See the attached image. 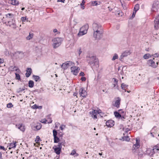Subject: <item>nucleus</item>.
Masks as SVG:
<instances>
[{
	"mask_svg": "<svg viewBox=\"0 0 159 159\" xmlns=\"http://www.w3.org/2000/svg\"><path fill=\"white\" fill-rule=\"evenodd\" d=\"M89 25L88 24H86L83 26H82L81 28V30H83L84 31H86V32H87V30L89 29Z\"/></svg>",
	"mask_w": 159,
	"mask_h": 159,
	"instance_id": "20",
	"label": "nucleus"
},
{
	"mask_svg": "<svg viewBox=\"0 0 159 159\" xmlns=\"http://www.w3.org/2000/svg\"><path fill=\"white\" fill-rule=\"evenodd\" d=\"M113 79L114 80V81L115 82H116V83H117V80L115 78H113Z\"/></svg>",
	"mask_w": 159,
	"mask_h": 159,
	"instance_id": "62",
	"label": "nucleus"
},
{
	"mask_svg": "<svg viewBox=\"0 0 159 159\" xmlns=\"http://www.w3.org/2000/svg\"><path fill=\"white\" fill-rule=\"evenodd\" d=\"M33 77L34 80L36 82L39 81L40 80V77L38 76H36V75H33Z\"/></svg>",
	"mask_w": 159,
	"mask_h": 159,
	"instance_id": "29",
	"label": "nucleus"
},
{
	"mask_svg": "<svg viewBox=\"0 0 159 159\" xmlns=\"http://www.w3.org/2000/svg\"><path fill=\"white\" fill-rule=\"evenodd\" d=\"M74 64V63L71 61H67L61 65V67L64 69H66Z\"/></svg>",
	"mask_w": 159,
	"mask_h": 159,
	"instance_id": "5",
	"label": "nucleus"
},
{
	"mask_svg": "<svg viewBox=\"0 0 159 159\" xmlns=\"http://www.w3.org/2000/svg\"><path fill=\"white\" fill-rule=\"evenodd\" d=\"M11 4L13 5H16L19 4V1L16 0L11 1Z\"/></svg>",
	"mask_w": 159,
	"mask_h": 159,
	"instance_id": "31",
	"label": "nucleus"
},
{
	"mask_svg": "<svg viewBox=\"0 0 159 159\" xmlns=\"http://www.w3.org/2000/svg\"><path fill=\"white\" fill-rule=\"evenodd\" d=\"M32 107L33 109H37L38 108H39V107L37 106V105L36 104L34 105Z\"/></svg>",
	"mask_w": 159,
	"mask_h": 159,
	"instance_id": "50",
	"label": "nucleus"
},
{
	"mask_svg": "<svg viewBox=\"0 0 159 159\" xmlns=\"http://www.w3.org/2000/svg\"><path fill=\"white\" fill-rule=\"evenodd\" d=\"M53 48H56L58 47L61 44V40L60 38H56L52 39Z\"/></svg>",
	"mask_w": 159,
	"mask_h": 159,
	"instance_id": "3",
	"label": "nucleus"
},
{
	"mask_svg": "<svg viewBox=\"0 0 159 159\" xmlns=\"http://www.w3.org/2000/svg\"><path fill=\"white\" fill-rule=\"evenodd\" d=\"M136 143L134 144L133 146V153H136L137 150L139 148L140 145L139 143H138V140H136Z\"/></svg>",
	"mask_w": 159,
	"mask_h": 159,
	"instance_id": "10",
	"label": "nucleus"
},
{
	"mask_svg": "<svg viewBox=\"0 0 159 159\" xmlns=\"http://www.w3.org/2000/svg\"><path fill=\"white\" fill-rule=\"evenodd\" d=\"M4 54L5 55L7 56H9V53L8 50L6 49L4 52Z\"/></svg>",
	"mask_w": 159,
	"mask_h": 159,
	"instance_id": "45",
	"label": "nucleus"
},
{
	"mask_svg": "<svg viewBox=\"0 0 159 159\" xmlns=\"http://www.w3.org/2000/svg\"><path fill=\"white\" fill-rule=\"evenodd\" d=\"M57 134L59 138H62L63 135V133L62 132H60L58 133Z\"/></svg>",
	"mask_w": 159,
	"mask_h": 159,
	"instance_id": "42",
	"label": "nucleus"
},
{
	"mask_svg": "<svg viewBox=\"0 0 159 159\" xmlns=\"http://www.w3.org/2000/svg\"><path fill=\"white\" fill-rule=\"evenodd\" d=\"M34 34L33 33H30L29 35L26 37V39L28 40H29L33 38Z\"/></svg>",
	"mask_w": 159,
	"mask_h": 159,
	"instance_id": "26",
	"label": "nucleus"
},
{
	"mask_svg": "<svg viewBox=\"0 0 159 159\" xmlns=\"http://www.w3.org/2000/svg\"><path fill=\"white\" fill-rule=\"evenodd\" d=\"M53 32L54 33H55L56 32H57V29H55L53 30Z\"/></svg>",
	"mask_w": 159,
	"mask_h": 159,
	"instance_id": "63",
	"label": "nucleus"
},
{
	"mask_svg": "<svg viewBox=\"0 0 159 159\" xmlns=\"http://www.w3.org/2000/svg\"><path fill=\"white\" fill-rule=\"evenodd\" d=\"M86 80V78L84 77H82L81 78V80L82 81H85Z\"/></svg>",
	"mask_w": 159,
	"mask_h": 159,
	"instance_id": "53",
	"label": "nucleus"
},
{
	"mask_svg": "<svg viewBox=\"0 0 159 159\" xmlns=\"http://www.w3.org/2000/svg\"><path fill=\"white\" fill-rule=\"evenodd\" d=\"M41 125L40 123H38L37 125L34 127L37 130L40 129L41 128Z\"/></svg>",
	"mask_w": 159,
	"mask_h": 159,
	"instance_id": "27",
	"label": "nucleus"
},
{
	"mask_svg": "<svg viewBox=\"0 0 159 159\" xmlns=\"http://www.w3.org/2000/svg\"><path fill=\"white\" fill-rule=\"evenodd\" d=\"M60 148L61 149L62 148V146L59 143H58V144L57 146H55L53 148Z\"/></svg>",
	"mask_w": 159,
	"mask_h": 159,
	"instance_id": "46",
	"label": "nucleus"
},
{
	"mask_svg": "<svg viewBox=\"0 0 159 159\" xmlns=\"http://www.w3.org/2000/svg\"><path fill=\"white\" fill-rule=\"evenodd\" d=\"M21 19L22 22H25L26 20V18L25 17H21Z\"/></svg>",
	"mask_w": 159,
	"mask_h": 159,
	"instance_id": "48",
	"label": "nucleus"
},
{
	"mask_svg": "<svg viewBox=\"0 0 159 159\" xmlns=\"http://www.w3.org/2000/svg\"><path fill=\"white\" fill-rule=\"evenodd\" d=\"M93 30H95L96 29H102V28L100 24L96 23H94L93 24Z\"/></svg>",
	"mask_w": 159,
	"mask_h": 159,
	"instance_id": "14",
	"label": "nucleus"
},
{
	"mask_svg": "<svg viewBox=\"0 0 159 159\" xmlns=\"http://www.w3.org/2000/svg\"><path fill=\"white\" fill-rule=\"evenodd\" d=\"M138 154L139 155H140V156H141L143 155V154H142V153H140V152H139L138 153Z\"/></svg>",
	"mask_w": 159,
	"mask_h": 159,
	"instance_id": "64",
	"label": "nucleus"
},
{
	"mask_svg": "<svg viewBox=\"0 0 159 159\" xmlns=\"http://www.w3.org/2000/svg\"><path fill=\"white\" fill-rule=\"evenodd\" d=\"M123 139L124 140H125L126 141H129V136H125L123 138Z\"/></svg>",
	"mask_w": 159,
	"mask_h": 159,
	"instance_id": "43",
	"label": "nucleus"
},
{
	"mask_svg": "<svg viewBox=\"0 0 159 159\" xmlns=\"http://www.w3.org/2000/svg\"><path fill=\"white\" fill-rule=\"evenodd\" d=\"M0 149H2L3 150H5V148L4 147L2 146H0Z\"/></svg>",
	"mask_w": 159,
	"mask_h": 159,
	"instance_id": "58",
	"label": "nucleus"
},
{
	"mask_svg": "<svg viewBox=\"0 0 159 159\" xmlns=\"http://www.w3.org/2000/svg\"><path fill=\"white\" fill-rule=\"evenodd\" d=\"M151 56L150 54L148 53L145 54L143 56V58L144 59H147L151 57Z\"/></svg>",
	"mask_w": 159,
	"mask_h": 159,
	"instance_id": "30",
	"label": "nucleus"
},
{
	"mask_svg": "<svg viewBox=\"0 0 159 159\" xmlns=\"http://www.w3.org/2000/svg\"><path fill=\"white\" fill-rule=\"evenodd\" d=\"M103 32H98L97 33H93V36L97 40L100 39L102 37Z\"/></svg>",
	"mask_w": 159,
	"mask_h": 159,
	"instance_id": "12",
	"label": "nucleus"
},
{
	"mask_svg": "<svg viewBox=\"0 0 159 159\" xmlns=\"http://www.w3.org/2000/svg\"><path fill=\"white\" fill-rule=\"evenodd\" d=\"M159 150V146L157 145L154 147L152 149H148L146 151L147 153L150 156H152L155 152H158Z\"/></svg>",
	"mask_w": 159,
	"mask_h": 159,
	"instance_id": "2",
	"label": "nucleus"
},
{
	"mask_svg": "<svg viewBox=\"0 0 159 159\" xmlns=\"http://www.w3.org/2000/svg\"><path fill=\"white\" fill-rule=\"evenodd\" d=\"M75 154L76 155V156H78V154L76 153V151L74 150H73L72 151L70 154L72 155H74Z\"/></svg>",
	"mask_w": 159,
	"mask_h": 159,
	"instance_id": "47",
	"label": "nucleus"
},
{
	"mask_svg": "<svg viewBox=\"0 0 159 159\" xmlns=\"http://www.w3.org/2000/svg\"><path fill=\"white\" fill-rule=\"evenodd\" d=\"M98 4H98L96 1H94L92 2V5L93 6H97Z\"/></svg>",
	"mask_w": 159,
	"mask_h": 159,
	"instance_id": "44",
	"label": "nucleus"
},
{
	"mask_svg": "<svg viewBox=\"0 0 159 159\" xmlns=\"http://www.w3.org/2000/svg\"><path fill=\"white\" fill-rule=\"evenodd\" d=\"M34 85V82L32 80H30L29 82V86L30 88H32Z\"/></svg>",
	"mask_w": 159,
	"mask_h": 159,
	"instance_id": "33",
	"label": "nucleus"
},
{
	"mask_svg": "<svg viewBox=\"0 0 159 159\" xmlns=\"http://www.w3.org/2000/svg\"><path fill=\"white\" fill-rule=\"evenodd\" d=\"M54 151L57 154H59L60 153L61 149L60 148H54Z\"/></svg>",
	"mask_w": 159,
	"mask_h": 159,
	"instance_id": "24",
	"label": "nucleus"
},
{
	"mask_svg": "<svg viewBox=\"0 0 159 159\" xmlns=\"http://www.w3.org/2000/svg\"><path fill=\"white\" fill-rule=\"evenodd\" d=\"M46 121H47V120L45 119H43V120H42V121H41V122L42 123H46Z\"/></svg>",
	"mask_w": 159,
	"mask_h": 159,
	"instance_id": "54",
	"label": "nucleus"
},
{
	"mask_svg": "<svg viewBox=\"0 0 159 159\" xmlns=\"http://www.w3.org/2000/svg\"><path fill=\"white\" fill-rule=\"evenodd\" d=\"M13 105L11 102L8 103L7 105V107L8 108H10L13 107Z\"/></svg>",
	"mask_w": 159,
	"mask_h": 159,
	"instance_id": "41",
	"label": "nucleus"
},
{
	"mask_svg": "<svg viewBox=\"0 0 159 159\" xmlns=\"http://www.w3.org/2000/svg\"><path fill=\"white\" fill-rule=\"evenodd\" d=\"M94 33H97L98 32H103V29H96L95 30H93Z\"/></svg>",
	"mask_w": 159,
	"mask_h": 159,
	"instance_id": "32",
	"label": "nucleus"
},
{
	"mask_svg": "<svg viewBox=\"0 0 159 159\" xmlns=\"http://www.w3.org/2000/svg\"><path fill=\"white\" fill-rule=\"evenodd\" d=\"M85 2L84 0H83L82 1V3L80 4V5L81 6H83L85 3Z\"/></svg>",
	"mask_w": 159,
	"mask_h": 159,
	"instance_id": "59",
	"label": "nucleus"
},
{
	"mask_svg": "<svg viewBox=\"0 0 159 159\" xmlns=\"http://www.w3.org/2000/svg\"><path fill=\"white\" fill-rule=\"evenodd\" d=\"M10 27H11L13 29H16V26L15 22L13 23L12 24H10Z\"/></svg>",
	"mask_w": 159,
	"mask_h": 159,
	"instance_id": "37",
	"label": "nucleus"
},
{
	"mask_svg": "<svg viewBox=\"0 0 159 159\" xmlns=\"http://www.w3.org/2000/svg\"><path fill=\"white\" fill-rule=\"evenodd\" d=\"M16 143H11L10 144V147L9 148V149H10L11 148H15L16 147Z\"/></svg>",
	"mask_w": 159,
	"mask_h": 159,
	"instance_id": "28",
	"label": "nucleus"
},
{
	"mask_svg": "<svg viewBox=\"0 0 159 159\" xmlns=\"http://www.w3.org/2000/svg\"><path fill=\"white\" fill-rule=\"evenodd\" d=\"M84 75V73L83 72H81L80 73V76H83Z\"/></svg>",
	"mask_w": 159,
	"mask_h": 159,
	"instance_id": "56",
	"label": "nucleus"
},
{
	"mask_svg": "<svg viewBox=\"0 0 159 159\" xmlns=\"http://www.w3.org/2000/svg\"><path fill=\"white\" fill-rule=\"evenodd\" d=\"M90 114H92V116L94 119L97 118V115L102 113L101 111L100 110H93L92 111L90 112Z\"/></svg>",
	"mask_w": 159,
	"mask_h": 159,
	"instance_id": "6",
	"label": "nucleus"
},
{
	"mask_svg": "<svg viewBox=\"0 0 159 159\" xmlns=\"http://www.w3.org/2000/svg\"><path fill=\"white\" fill-rule=\"evenodd\" d=\"M60 141V142H59L60 144L61 145V146L63 145L64 146H65V144L66 143V142H65V140L62 139V140Z\"/></svg>",
	"mask_w": 159,
	"mask_h": 159,
	"instance_id": "38",
	"label": "nucleus"
},
{
	"mask_svg": "<svg viewBox=\"0 0 159 159\" xmlns=\"http://www.w3.org/2000/svg\"><path fill=\"white\" fill-rule=\"evenodd\" d=\"M139 5L138 4H136L135 6V7H134V9L135 10V11H136L139 9Z\"/></svg>",
	"mask_w": 159,
	"mask_h": 159,
	"instance_id": "36",
	"label": "nucleus"
},
{
	"mask_svg": "<svg viewBox=\"0 0 159 159\" xmlns=\"http://www.w3.org/2000/svg\"><path fill=\"white\" fill-rule=\"evenodd\" d=\"M118 58V56L117 55V54L116 53H115L114 54V56H113L112 59V61H114L116 59H117Z\"/></svg>",
	"mask_w": 159,
	"mask_h": 159,
	"instance_id": "35",
	"label": "nucleus"
},
{
	"mask_svg": "<svg viewBox=\"0 0 159 159\" xmlns=\"http://www.w3.org/2000/svg\"><path fill=\"white\" fill-rule=\"evenodd\" d=\"M54 143H58L59 141H60V139L57 136L54 137Z\"/></svg>",
	"mask_w": 159,
	"mask_h": 159,
	"instance_id": "34",
	"label": "nucleus"
},
{
	"mask_svg": "<svg viewBox=\"0 0 159 159\" xmlns=\"http://www.w3.org/2000/svg\"><path fill=\"white\" fill-rule=\"evenodd\" d=\"M157 6L156 4H153L152 5L151 10L152 11H155L157 10Z\"/></svg>",
	"mask_w": 159,
	"mask_h": 159,
	"instance_id": "22",
	"label": "nucleus"
},
{
	"mask_svg": "<svg viewBox=\"0 0 159 159\" xmlns=\"http://www.w3.org/2000/svg\"><path fill=\"white\" fill-rule=\"evenodd\" d=\"M154 27L156 29L159 28V16H157L154 20Z\"/></svg>",
	"mask_w": 159,
	"mask_h": 159,
	"instance_id": "13",
	"label": "nucleus"
},
{
	"mask_svg": "<svg viewBox=\"0 0 159 159\" xmlns=\"http://www.w3.org/2000/svg\"><path fill=\"white\" fill-rule=\"evenodd\" d=\"M22 91V88H20L19 89H17V92L18 93H19Z\"/></svg>",
	"mask_w": 159,
	"mask_h": 159,
	"instance_id": "52",
	"label": "nucleus"
},
{
	"mask_svg": "<svg viewBox=\"0 0 159 159\" xmlns=\"http://www.w3.org/2000/svg\"><path fill=\"white\" fill-rule=\"evenodd\" d=\"M82 53V51L81 50V49L80 48L79 49V52H78V54H79V55H80V54L81 53Z\"/></svg>",
	"mask_w": 159,
	"mask_h": 159,
	"instance_id": "60",
	"label": "nucleus"
},
{
	"mask_svg": "<svg viewBox=\"0 0 159 159\" xmlns=\"http://www.w3.org/2000/svg\"><path fill=\"white\" fill-rule=\"evenodd\" d=\"M120 98H117L116 99V101L115 102L114 106L117 107L119 108L120 104Z\"/></svg>",
	"mask_w": 159,
	"mask_h": 159,
	"instance_id": "16",
	"label": "nucleus"
},
{
	"mask_svg": "<svg viewBox=\"0 0 159 159\" xmlns=\"http://www.w3.org/2000/svg\"><path fill=\"white\" fill-rule=\"evenodd\" d=\"M80 70V68L76 66H73L71 67V72L76 75H77Z\"/></svg>",
	"mask_w": 159,
	"mask_h": 159,
	"instance_id": "8",
	"label": "nucleus"
},
{
	"mask_svg": "<svg viewBox=\"0 0 159 159\" xmlns=\"http://www.w3.org/2000/svg\"><path fill=\"white\" fill-rule=\"evenodd\" d=\"M32 72V69L30 68H28L26 70V72L25 74V76L27 77H28L30 75Z\"/></svg>",
	"mask_w": 159,
	"mask_h": 159,
	"instance_id": "18",
	"label": "nucleus"
},
{
	"mask_svg": "<svg viewBox=\"0 0 159 159\" xmlns=\"http://www.w3.org/2000/svg\"><path fill=\"white\" fill-rule=\"evenodd\" d=\"M16 78L17 79L19 80L20 78V75L19 74L16 73Z\"/></svg>",
	"mask_w": 159,
	"mask_h": 159,
	"instance_id": "49",
	"label": "nucleus"
},
{
	"mask_svg": "<svg viewBox=\"0 0 159 159\" xmlns=\"http://www.w3.org/2000/svg\"><path fill=\"white\" fill-rule=\"evenodd\" d=\"M79 94L81 96L86 97L87 95V93L85 90L83 88H80L79 90Z\"/></svg>",
	"mask_w": 159,
	"mask_h": 159,
	"instance_id": "11",
	"label": "nucleus"
},
{
	"mask_svg": "<svg viewBox=\"0 0 159 159\" xmlns=\"http://www.w3.org/2000/svg\"><path fill=\"white\" fill-rule=\"evenodd\" d=\"M87 32H86V31H84V30H81V29H80V31L79 33L78 34V35L79 36H82L84 35V34H86Z\"/></svg>",
	"mask_w": 159,
	"mask_h": 159,
	"instance_id": "19",
	"label": "nucleus"
},
{
	"mask_svg": "<svg viewBox=\"0 0 159 159\" xmlns=\"http://www.w3.org/2000/svg\"><path fill=\"white\" fill-rule=\"evenodd\" d=\"M53 136L54 137H55V136H57V130L56 129H54V130H53Z\"/></svg>",
	"mask_w": 159,
	"mask_h": 159,
	"instance_id": "39",
	"label": "nucleus"
},
{
	"mask_svg": "<svg viewBox=\"0 0 159 159\" xmlns=\"http://www.w3.org/2000/svg\"><path fill=\"white\" fill-rule=\"evenodd\" d=\"M152 55L153 56V57H158V54H157V53L154 54V55Z\"/></svg>",
	"mask_w": 159,
	"mask_h": 159,
	"instance_id": "55",
	"label": "nucleus"
},
{
	"mask_svg": "<svg viewBox=\"0 0 159 159\" xmlns=\"http://www.w3.org/2000/svg\"><path fill=\"white\" fill-rule=\"evenodd\" d=\"M6 16L7 19H8L9 18H11V19H14V15L12 14L8 13L6 15Z\"/></svg>",
	"mask_w": 159,
	"mask_h": 159,
	"instance_id": "21",
	"label": "nucleus"
},
{
	"mask_svg": "<svg viewBox=\"0 0 159 159\" xmlns=\"http://www.w3.org/2000/svg\"><path fill=\"white\" fill-rule=\"evenodd\" d=\"M114 114L117 118H120L121 117V115L118 112L115 111L114 112Z\"/></svg>",
	"mask_w": 159,
	"mask_h": 159,
	"instance_id": "25",
	"label": "nucleus"
},
{
	"mask_svg": "<svg viewBox=\"0 0 159 159\" xmlns=\"http://www.w3.org/2000/svg\"><path fill=\"white\" fill-rule=\"evenodd\" d=\"M147 63L149 66H151L153 68H155L157 66L155 61L152 59L148 60L147 61Z\"/></svg>",
	"mask_w": 159,
	"mask_h": 159,
	"instance_id": "9",
	"label": "nucleus"
},
{
	"mask_svg": "<svg viewBox=\"0 0 159 159\" xmlns=\"http://www.w3.org/2000/svg\"><path fill=\"white\" fill-rule=\"evenodd\" d=\"M130 54V52L129 51H125L121 54L119 58V60L122 61L124 57H126Z\"/></svg>",
	"mask_w": 159,
	"mask_h": 159,
	"instance_id": "7",
	"label": "nucleus"
},
{
	"mask_svg": "<svg viewBox=\"0 0 159 159\" xmlns=\"http://www.w3.org/2000/svg\"><path fill=\"white\" fill-rule=\"evenodd\" d=\"M65 127V125H62L60 126V128L61 130H63Z\"/></svg>",
	"mask_w": 159,
	"mask_h": 159,
	"instance_id": "51",
	"label": "nucleus"
},
{
	"mask_svg": "<svg viewBox=\"0 0 159 159\" xmlns=\"http://www.w3.org/2000/svg\"><path fill=\"white\" fill-rule=\"evenodd\" d=\"M106 125L109 127H112L114 125V122L112 120H109L106 122Z\"/></svg>",
	"mask_w": 159,
	"mask_h": 159,
	"instance_id": "15",
	"label": "nucleus"
},
{
	"mask_svg": "<svg viewBox=\"0 0 159 159\" xmlns=\"http://www.w3.org/2000/svg\"><path fill=\"white\" fill-rule=\"evenodd\" d=\"M65 0H57L58 2H64Z\"/></svg>",
	"mask_w": 159,
	"mask_h": 159,
	"instance_id": "61",
	"label": "nucleus"
},
{
	"mask_svg": "<svg viewBox=\"0 0 159 159\" xmlns=\"http://www.w3.org/2000/svg\"><path fill=\"white\" fill-rule=\"evenodd\" d=\"M136 11H135V12H134L133 13V14L132 15V18H133L134 16H135V13H136Z\"/></svg>",
	"mask_w": 159,
	"mask_h": 159,
	"instance_id": "57",
	"label": "nucleus"
},
{
	"mask_svg": "<svg viewBox=\"0 0 159 159\" xmlns=\"http://www.w3.org/2000/svg\"><path fill=\"white\" fill-rule=\"evenodd\" d=\"M12 55L16 59H21L24 56L23 53L22 52L17 51L16 52L13 53Z\"/></svg>",
	"mask_w": 159,
	"mask_h": 159,
	"instance_id": "4",
	"label": "nucleus"
},
{
	"mask_svg": "<svg viewBox=\"0 0 159 159\" xmlns=\"http://www.w3.org/2000/svg\"><path fill=\"white\" fill-rule=\"evenodd\" d=\"M86 58L87 62L90 65H96L98 64V59L95 56L90 55L87 56Z\"/></svg>",
	"mask_w": 159,
	"mask_h": 159,
	"instance_id": "1",
	"label": "nucleus"
},
{
	"mask_svg": "<svg viewBox=\"0 0 159 159\" xmlns=\"http://www.w3.org/2000/svg\"><path fill=\"white\" fill-rule=\"evenodd\" d=\"M12 21H8V25L10 26V25L12 24L13 23L15 22V20H14L13 19H12Z\"/></svg>",
	"mask_w": 159,
	"mask_h": 159,
	"instance_id": "40",
	"label": "nucleus"
},
{
	"mask_svg": "<svg viewBox=\"0 0 159 159\" xmlns=\"http://www.w3.org/2000/svg\"><path fill=\"white\" fill-rule=\"evenodd\" d=\"M121 89L125 90V92L126 91V89H127L128 86V85H126L124 83H122L121 84Z\"/></svg>",
	"mask_w": 159,
	"mask_h": 159,
	"instance_id": "23",
	"label": "nucleus"
},
{
	"mask_svg": "<svg viewBox=\"0 0 159 159\" xmlns=\"http://www.w3.org/2000/svg\"><path fill=\"white\" fill-rule=\"evenodd\" d=\"M16 128L20 129L21 131L24 132L25 131V128L24 126H23L22 124H19L18 125H16Z\"/></svg>",
	"mask_w": 159,
	"mask_h": 159,
	"instance_id": "17",
	"label": "nucleus"
}]
</instances>
